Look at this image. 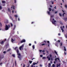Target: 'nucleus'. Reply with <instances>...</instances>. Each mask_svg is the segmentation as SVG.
I'll use <instances>...</instances> for the list:
<instances>
[{"label": "nucleus", "mask_w": 67, "mask_h": 67, "mask_svg": "<svg viewBox=\"0 0 67 67\" xmlns=\"http://www.w3.org/2000/svg\"><path fill=\"white\" fill-rule=\"evenodd\" d=\"M54 16V15H51L50 16V21L51 22H52V23L53 24H55V23H56V21L55 20H54V19L52 18Z\"/></svg>", "instance_id": "f257e3e1"}, {"label": "nucleus", "mask_w": 67, "mask_h": 67, "mask_svg": "<svg viewBox=\"0 0 67 67\" xmlns=\"http://www.w3.org/2000/svg\"><path fill=\"white\" fill-rule=\"evenodd\" d=\"M15 50H16L17 51V55H18V58H19L20 60H21V55H20V53H19V50H18V47H16L15 49Z\"/></svg>", "instance_id": "f03ea898"}, {"label": "nucleus", "mask_w": 67, "mask_h": 67, "mask_svg": "<svg viewBox=\"0 0 67 67\" xmlns=\"http://www.w3.org/2000/svg\"><path fill=\"white\" fill-rule=\"evenodd\" d=\"M10 27V25H8H8H6L5 26V30H8V29H9Z\"/></svg>", "instance_id": "7ed1b4c3"}, {"label": "nucleus", "mask_w": 67, "mask_h": 67, "mask_svg": "<svg viewBox=\"0 0 67 67\" xmlns=\"http://www.w3.org/2000/svg\"><path fill=\"white\" fill-rule=\"evenodd\" d=\"M24 47V44H23L21 46L19 47L20 50H23V47Z\"/></svg>", "instance_id": "20e7f679"}, {"label": "nucleus", "mask_w": 67, "mask_h": 67, "mask_svg": "<svg viewBox=\"0 0 67 67\" xmlns=\"http://www.w3.org/2000/svg\"><path fill=\"white\" fill-rule=\"evenodd\" d=\"M49 12L48 11L47 12V13L48 14V15H50V14H51V13H50V11H51L52 10L51 9V8H49Z\"/></svg>", "instance_id": "39448f33"}, {"label": "nucleus", "mask_w": 67, "mask_h": 67, "mask_svg": "<svg viewBox=\"0 0 67 67\" xmlns=\"http://www.w3.org/2000/svg\"><path fill=\"white\" fill-rule=\"evenodd\" d=\"M50 58L52 57V55H50L48 56H47V58H48V60H51V59L50 58Z\"/></svg>", "instance_id": "423d86ee"}, {"label": "nucleus", "mask_w": 67, "mask_h": 67, "mask_svg": "<svg viewBox=\"0 0 67 67\" xmlns=\"http://www.w3.org/2000/svg\"><path fill=\"white\" fill-rule=\"evenodd\" d=\"M65 28V26H63V27H61V30H62V32H64V30L63 29H64Z\"/></svg>", "instance_id": "0eeeda50"}, {"label": "nucleus", "mask_w": 67, "mask_h": 67, "mask_svg": "<svg viewBox=\"0 0 67 67\" xmlns=\"http://www.w3.org/2000/svg\"><path fill=\"white\" fill-rule=\"evenodd\" d=\"M57 60H58L60 62V60H59V58H56L55 59V61H57Z\"/></svg>", "instance_id": "6e6552de"}, {"label": "nucleus", "mask_w": 67, "mask_h": 67, "mask_svg": "<svg viewBox=\"0 0 67 67\" xmlns=\"http://www.w3.org/2000/svg\"><path fill=\"white\" fill-rule=\"evenodd\" d=\"M15 41V40H13V38H12L11 41H12V42L13 43V42H14Z\"/></svg>", "instance_id": "1a4fd4ad"}, {"label": "nucleus", "mask_w": 67, "mask_h": 67, "mask_svg": "<svg viewBox=\"0 0 67 67\" xmlns=\"http://www.w3.org/2000/svg\"><path fill=\"white\" fill-rule=\"evenodd\" d=\"M38 61L37 63H34L33 64V65H36L37 64H38Z\"/></svg>", "instance_id": "9d476101"}, {"label": "nucleus", "mask_w": 67, "mask_h": 67, "mask_svg": "<svg viewBox=\"0 0 67 67\" xmlns=\"http://www.w3.org/2000/svg\"><path fill=\"white\" fill-rule=\"evenodd\" d=\"M23 42H25V40H23L21 42V43H23Z\"/></svg>", "instance_id": "9b49d317"}, {"label": "nucleus", "mask_w": 67, "mask_h": 67, "mask_svg": "<svg viewBox=\"0 0 67 67\" xmlns=\"http://www.w3.org/2000/svg\"><path fill=\"white\" fill-rule=\"evenodd\" d=\"M39 51L40 52H45L44 50H40Z\"/></svg>", "instance_id": "f8f14e48"}, {"label": "nucleus", "mask_w": 67, "mask_h": 67, "mask_svg": "<svg viewBox=\"0 0 67 67\" xmlns=\"http://www.w3.org/2000/svg\"><path fill=\"white\" fill-rule=\"evenodd\" d=\"M11 9H13L14 10V6H12L11 7Z\"/></svg>", "instance_id": "ddd939ff"}, {"label": "nucleus", "mask_w": 67, "mask_h": 67, "mask_svg": "<svg viewBox=\"0 0 67 67\" xmlns=\"http://www.w3.org/2000/svg\"><path fill=\"white\" fill-rule=\"evenodd\" d=\"M2 3H5V1H2Z\"/></svg>", "instance_id": "4468645a"}, {"label": "nucleus", "mask_w": 67, "mask_h": 67, "mask_svg": "<svg viewBox=\"0 0 67 67\" xmlns=\"http://www.w3.org/2000/svg\"><path fill=\"white\" fill-rule=\"evenodd\" d=\"M50 3H52V4H53V3H54V2H53V1H51L50 2Z\"/></svg>", "instance_id": "2eb2a0df"}, {"label": "nucleus", "mask_w": 67, "mask_h": 67, "mask_svg": "<svg viewBox=\"0 0 67 67\" xmlns=\"http://www.w3.org/2000/svg\"><path fill=\"white\" fill-rule=\"evenodd\" d=\"M57 67H58L60 66V64H57Z\"/></svg>", "instance_id": "dca6fc26"}, {"label": "nucleus", "mask_w": 67, "mask_h": 67, "mask_svg": "<svg viewBox=\"0 0 67 67\" xmlns=\"http://www.w3.org/2000/svg\"><path fill=\"white\" fill-rule=\"evenodd\" d=\"M32 48L33 49H34L35 48V46H34V45H33L32 46Z\"/></svg>", "instance_id": "f3484780"}, {"label": "nucleus", "mask_w": 67, "mask_h": 67, "mask_svg": "<svg viewBox=\"0 0 67 67\" xmlns=\"http://www.w3.org/2000/svg\"><path fill=\"white\" fill-rule=\"evenodd\" d=\"M10 50H11V49H9L7 50V52H9V51H10Z\"/></svg>", "instance_id": "a211bd4d"}, {"label": "nucleus", "mask_w": 67, "mask_h": 67, "mask_svg": "<svg viewBox=\"0 0 67 67\" xmlns=\"http://www.w3.org/2000/svg\"><path fill=\"white\" fill-rule=\"evenodd\" d=\"M14 16L15 18H18V16L17 15H15Z\"/></svg>", "instance_id": "6ab92c4d"}, {"label": "nucleus", "mask_w": 67, "mask_h": 67, "mask_svg": "<svg viewBox=\"0 0 67 67\" xmlns=\"http://www.w3.org/2000/svg\"><path fill=\"white\" fill-rule=\"evenodd\" d=\"M29 62L30 64H31L32 63V61H29Z\"/></svg>", "instance_id": "aec40b11"}, {"label": "nucleus", "mask_w": 67, "mask_h": 67, "mask_svg": "<svg viewBox=\"0 0 67 67\" xmlns=\"http://www.w3.org/2000/svg\"><path fill=\"white\" fill-rule=\"evenodd\" d=\"M54 52L55 53L57 54V52H56V51H54Z\"/></svg>", "instance_id": "412c9836"}, {"label": "nucleus", "mask_w": 67, "mask_h": 67, "mask_svg": "<svg viewBox=\"0 0 67 67\" xmlns=\"http://www.w3.org/2000/svg\"><path fill=\"white\" fill-rule=\"evenodd\" d=\"M42 59H46V57H43L42 58Z\"/></svg>", "instance_id": "4be33fe9"}, {"label": "nucleus", "mask_w": 67, "mask_h": 67, "mask_svg": "<svg viewBox=\"0 0 67 67\" xmlns=\"http://www.w3.org/2000/svg\"><path fill=\"white\" fill-rule=\"evenodd\" d=\"M64 50L65 51H66V48H65V47H64Z\"/></svg>", "instance_id": "5701e85b"}, {"label": "nucleus", "mask_w": 67, "mask_h": 67, "mask_svg": "<svg viewBox=\"0 0 67 67\" xmlns=\"http://www.w3.org/2000/svg\"><path fill=\"white\" fill-rule=\"evenodd\" d=\"M1 44H3V41H2L1 42Z\"/></svg>", "instance_id": "b1692460"}, {"label": "nucleus", "mask_w": 67, "mask_h": 67, "mask_svg": "<svg viewBox=\"0 0 67 67\" xmlns=\"http://www.w3.org/2000/svg\"><path fill=\"white\" fill-rule=\"evenodd\" d=\"M15 27H16V26H15V25H14V29H15Z\"/></svg>", "instance_id": "393cba45"}, {"label": "nucleus", "mask_w": 67, "mask_h": 67, "mask_svg": "<svg viewBox=\"0 0 67 67\" xmlns=\"http://www.w3.org/2000/svg\"><path fill=\"white\" fill-rule=\"evenodd\" d=\"M66 15V14L65 13H64L63 15V16H64V15Z\"/></svg>", "instance_id": "a878e982"}, {"label": "nucleus", "mask_w": 67, "mask_h": 67, "mask_svg": "<svg viewBox=\"0 0 67 67\" xmlns=\"http://www.w3.org/2000/svg\"><path fill=\"white\" fill-rule=\"evenodd\" d=\"M65 7L66 8H67V5H65Z\"/></svg>", "instance_id": "bb28decb"}, {"label": "nucleus", "mask_w": 67, "mask_h": 67, "mask_svg": "<svg viewBox=\"0 0 67 67\" xmlns=\"http://www.w3.org/2000/svg\"><path fill=\"white\" fill-rule=\"evenodd\" d=\"M12 56H13V57H15V55L14 54H13L12 55Z\"/></svg>", "instance_id": "cd10ccee"}, {"label": "nucleus", "mask_w": 67, "mask_h": 67, "mask_svg": "<svg viewBox=\"0 0 67 67\" xmlns=\"http://www.w3.org/2000/svg\"><path fill=\"white\" fill-rule=\"evenodd\" d=\"M52 66L53 67H55V65H54V64H53Z\"/></svg>", "instance_id": "c85d7f7f"}, {"label": "nucleus", "mask_w": 67, "mask_h": 67, "mask_svg": "<svg viewBox=\"0 0 67 67\" xmlns=\"http://www.w3.org/2000/svg\"><path fill=\"white\" fill-rule=\"evenodd\" d=\"M59 15H60V16H62V14H61V13H60L59 14Z\"/></svg>", "instance_id": "c756f323"}, {"label": "nucleus", "mask_w": 67, "mask_h": 67, "mask_svg": "<svg viewBox=\"0 0 67 67\" xmlns=\"http://www.w3.org/2000/svg\"><path fill=\"white\" fill-rule=\"evenodd\" d=\"M40 56L41 57H43V55H40Z\"/></svg>", "instance_id": "7c9ffc66"}, {"label": "nucleus", "mask_w": 67, "mask_h": 67, "mask_svg": "<svg viewBox=\"0 0 67 67\" xmlns=\"http://www.w3.org/2000/svg\"><path fill=\"white\" fill-rule=\"evenodd\" d=\"M62 11H63V13L65 12V11L64 10H62Z\"/></svg>", "instance_id": "2f4dec72"}, {"label": "nucleus", "mask_w": 67, "mask_h": 67, "mask_svg": "<svg viewBox=\"0 0 67 67\" xmlns=\"http://www.w3.org/2000/svg\"><path fill=\"white\" fill-rule=\"evenodd\" d=\"M40 67H42V64H40Z\"/></svg>", "instance_id": "473e14b6"}, {"label": "nucleus", "mask_w": 67, "mask_h": 67, "mask_svg": "<svg viewBox=\"0 0 67 67\" xmlns=\"http://www.w3.org/2000/svg\"><path fill=\"white\" fill-rule=\"evenodd\" d=\"M3 53H4V54H5V53H6V51H4L3 52Z\"/></svg>", "instance_id": "72a5a7b5"}, {"label": "nucleus", "mask_w": 67, "mask_h": 67, "mask_svg": "<svg viewBox=\"0 0 67 67\" xmlns=\"http://www.w3.org/2000/svg\"><path fill=\"white\" fill-rule=\"evenodd\" d=\"M15 66H16V61L15 62Z\"/></svg>", "instance_id": "f704fd0d"}, {"label": "nucleus", "mask_w": 67, "mask_h": 67, "mask_svg": "<svg viewBox=\"0 0 67 67\" xmlns=\"http://www.w3.org/2000/svg\"><path fill=\"white\" fill-rule=\"evenodd\" d=\"M29 46H31V43H29Z\"/></svg>", "instance_id": "c9c22d12"}, {"label": "nucleus", "mask_w": 67, "mask_h": 67, "mask_svg": "<svg viewBox=\"0 0 67 67\" xmlns=\"http://www.w3.org/2000/svg\"><path fill=\"white\" fill-rule=\"evenodd\" d=\"M10 19H12V17H10Z\"/></svg>", "instance_id": "e433bc0d"}, {"label": "nucleus", "mask_w": 67, "mask_h": 67, "mask_svg": "<svg viewBox=\"0 0 67 67\" xmlns=\"http://www.w3.org/2000/svg\"><path fill=\"white\" fill-rule=\"evenodd\" d=\"M2 9V7H1V6H0V10H1Z\"/></svg>", "instance_id": "4c0bfd02"}, {"label": "nucleus", "mask_w": 67, "mask_h": 67, "mask_svg": "<svg viewBox=\"0 0 67 67\" xmlns=\"http://www.w3.org/2000/svg\"><path fill=\"white\" fill-rule=\"evenodd\" d=\"M54 9H56V6L55 7H54Z\"/></svg>", "instance_id": "58836bf2"}, {"label": "nucleus", "mask_w": 67, "mask_h": 67, "mask_svg": "<svg viewBox=\"0 0 67 67\" xmlns=\"http://www.w3.org/2000/svg\"><path fill=\"white\" fill-rule=\"evenodd\" d=\"M60 46H62V43H60Z\"/></svg>", "instance_id": "ea45409f"}, {"label": "nucleus", "mask_w": 67, "mask_h": 67, "mask_svg": "<svg viewBox=\"0 0 67 67\" xmlns=\"http://www.w3.org/2000/svg\"><path fill=\"white\" fill-rule=\"evenodd\" d=\"M55 14H56V13H57V12H55Z\"/></svg>", "instance_id": "a19ab883"}, {"label": "nucleus", "mask_w": 67, "mask_h": 67, "mask_svg": "<svg viewBox=\"0 0 67 67\" xmlns=\"http://www.w3.org/2000/svg\"><path fill=\"white\" fill-rule=\"evenodd\" d=\"M11 26H13V25H12V24H11Z\"/></svg>", "instance_id": "79ce46f5"}, {"label": "nucleus", "mask_w": 67, "mask_h": 67, "mask_svg": "<svg viewBox=\"0 0 67 67\" xmlns=\"http://www.w3.org/2000/svg\"><path fill=\"white\" fill-rule=\"evenodd\" d=\"M2 25V24H1V23H0V26H1Z\"/></svg>", "instance_id": "37998d69"}, {"label": "nucleus", "mask_w": 67, "mask_h": 67, "mask_svg": "<svg viewBox=\"0 0 67 67\" xmlns=\"http://www.w3.org/2000/svg\"><path fill=\"white\" fill-rule=\"evenodd\" d=\"M47 42L48 43H49V41H48Z\"/></svg>", "instance_id": "c03bdc74"}, {"label": "nucleus", "mask_w": 67, "mask_h": 67, "mask_svg": "<svg viewBox=\"0 0 67 67\" xmlns=\"http://www.w3.org/2000/svg\"><path fill=\"white\" fill-rule=\"evenodd\" d=\"M49 66H51V63H49Z\"/></svg>", "instance_id": "a18cd8bd"}, {"label": "nucleus", "mask_w": 67, "mask_h": 67, "mask_svg": "<svg viewBox=\"0 0 67 67\" xmlns=\"http://www.w3.org/2000/svg\"><path fill=\"white\" fill-rule=\"evenodd\" d=\"M45 45V44H42V45Z\"/></svg>", "instance_id": "49530a36"}, {"label": "nucleus", "mask_w": 67, "mask_h": 67, "mask_svg": "<svg viewBox=\"0 0 67 67\" xmlns=\"http://www.w3.org/2000/svg\"><path fill=\"white\" fill-rule=\"evenodd\" d=\"M8 10L9 11H10V8H8Z\"/></svg>", "instance_id": "de8ad7c7"}, {"label": "nucleus", "mask_w": 67, "mask_h": 67, "mask_svg": "<svg viewBox=\"0 0 67 67\" xmlns=\"http://www.w3.org/2000/svg\"><path fill=\"white\" fill-rule=\"evenodd\" d=\"M33 67V65H32L31 66V67Z\"/></svg>", "instance_id": "09e8293b"}, {"label": "nucleus", "mask_w": 67, "mask_h": 67, "mask_svg": "<svg viewBox=\"0 0 67 67\" xmlns=\"http://www.w3.org/2000/svg\"><path fill=\"white\" fill-rule=\"evenodd\" d=\"M16 0H15V3H16Z\"/></svg>", "instance_id": "8fccbe9b"}, {"label": "nucleus", "mask_w": 67, "mask_h": 67, "mask_svg": "<svg viewBox=\"0 0 67 67\" xmlns=\"http://www.w3.org/2000/svg\"><path fill=\"white\" fill-rule=\"evenodd\" d=\"M2 65V63H0V65Z\"/></svg>", "instance_id": "3c124183"}, {"label": "nucleus", "mask_w": 67, "mask_h": 67, "mask_svg": "<svg viewBox=\"0 0 67 67\" xmlns=\"http://www.w3.org/2000/svg\"><path fill=\"white\" fill-rule=\"evenodd\" d=\"M18 21H20V19H19V18H18Z\"/></svg>", "instance_id": "603ef678"}, {"label": "nucleus", "mask_w": 67, "mask_h": 67, "mask_svg": "<svg viewBox=\"0 0 67 67\" xmlns=\"http://www.w3.org/2000/svg\"><path fill=\"white\" fill-rule=\"evenodd\" d=\"M35 44H36V41H35Z\"/></svg>", "instance_id": "864d4df0"}, {"label": "nucleus", "mask_w": 67, "mask_h": 67, "mask_svg": "<svg viewBox=\"0 0 67 67\" xmlns=\"http://www.w3.org/2000/svg\"><path fill=\"white\" fill-rule=\"evenodd\" d=\"M58 35H60V34H58Z\"/></svg>", "instance_id": "5fc2aeb1"}, {"label": "nucleus", "mask_w": 67, "mask_h": 67, "mask_svg": "<svg viewBox=\"0 0 67 67\" xmlns=\"http://www.w3.org/2000/svg\"><path fill=\"white\" fill-rule=\"evenodd\" d=\"M64 54L65 55H66V52H65Z\"/></svg>", "instance_id": "6e6d98bb"}, {"label": "nucleus", "mask_w": 67, "mask_h": 67, "mask_svg": "<svg viewBox=\"0 0 67 67\" xmlns=\"http://www.w3.org/2000/svg\"><path fill=\"white\" fill-rule=\"evenodd\" d=\"M23 67H25V65H24Z\"/></svg>", "instance_id": "4d7b16f0"}, {"label": "nucleus", "mask_w": 67, "mask_h": 67, "mask_svg": "<svg viewBox=\"0 0 67 67\" xmlns=\"http://www.w3.org/2000/svg\"><path fill=\"white\" fill-rule=\"evenodd\" d=\"M33 23H34V22H32L31 23V24H33Z\"/></svg>", "instance_id": "13d9d810"}, {"label": "nucleus", "mask_w": 67, "mask_h": 67, "mask_svg": "<svg viewBox=\"0 0 67 67\" xmlns=\"http://www.w3.org/2000/svg\"><path fill=\"white\" fill-rule=\"evenodd\" d=\"M12 13H14V11H12Z\"/></svg>", "instance_id": "bf43d9fd"}, {"label": "nucleus", "mask_w": 67, "mask_h": 67, "mask_svg": "<svg viewBox=\"0 0 67 67\" xmlns=\"http://www.w3.org/2000/svg\"><path fill=\"white\" fill-rule=\"evenodd\" d=\"M55 62H54V64H55Z\"/></svg>", "instance_id": "052dcab7"}, {"label": "nucleus", "mask_w": 67, "mask_h": 67, "mask_svg": "<svg viewBox=\"0 0 67 67\" xmlns=\"http://www.w3.org/2000/svg\"><path fill=\"white\" fill-rule=\"evenodd\" d=\"M61 5H62V3H61Z\"/></svg>", "instance_id": "680f3d73"}, {"label": "nucleus", "mask_w": 67, "mask_h": 67, "mask_svg": "<svg viewBox=\"0 0 67 67\" xmlns=\"http://www.w3.org/2000/svg\"><path fill=\"white\" fill-rule=\"evenodd\" d=\"M52 11H54V9L52 10Z\"/></svg>", "instance_id": "e2e57ef3"}, {"label": "nucleus", "mask_w": 67, "mask_h": 67, "mask_svg": "<svg viewBox=\"0 0 67 67\" xmlns=\"http://www.w3.org/2000/svg\"><path fill=\"white\" fill-rule=\"evenodd\" d=\"M50 7H52V6L51 5L50 6Z\"/></svg>", "instance_id": "0e129e2a"}, {"label": "nucleus", "mask_w": 67, "mask_h": 67, "mask_svg": "<svg viewBox=\"0 0 67 67\" xmlns=\"http://www.w3.org/2000/svg\"><path fill=\"white\" fill-rule=\"evenodd\" d=\"M58 42H60V41H58Z\"/></svg>", "instance_id": "69168bd1"}, {"label": "nucleus", "mask_w": 67, "mask_h": 67, "mask_svg": "<svg viewBox=\"0 0 67 67\" xmlns=\"http://www.w3.org/2000/svg\"><path fill=\"white\" fill-rule=\"evenodd\" d=\"M6 39H5V41H6Z\"/></svg>", "instance_id": "338daca9"}, {"label": "nucleus", "mask_w": 67, "mask_h": 67, "mask_svg": "<svg viewBox=\"0 0 67 67\" xmlns=\"http://www.w3.org/2000/svg\"><path fill=\"white\" fill-rule=\"evenodd\" d=\"M43 54H45V53H43Z\"/></svg>", "instance_id": "774afa93"}]
</instances>
